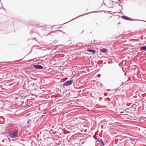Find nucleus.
<instances>
[{
    "label": "nucleus",
    "mask_w": 146,
    "mask_h": 146,
    "mask_svg": "<svg viewBox=\"0 0 146 146\" xmlns=\"http://www.w3.org/2000/svg\"><path fill=\"white\" fill-rule=\"evenodd\" d=\"M8 133L10 137L12 138H15L18 137V131L17 129L13 128L10 130Z\"/></svg>",
    "instance_id": "obj_1"
},
{
    "label": "nucleus",
    "mask_w": 146,
    "mask_h": 146,
    "mask_svg": "<svg viewBox=\"0 0 146 146\" xmlns=\"http://www.w3.org/2000/svg\"><path fill=\"white\" fill-rule=\"evenodd\" d=\"M121 18L125 20H129V21H142L143 22H146V21H142L141 20H138V19H131V18H130L128 17H127L125 16H122L121 17Z\"/></svg>",
    "instance_id": "obj_2"
},
{
    "label": "nucleus",
    "mask_w": 146,
    "mask_h": 146,
    "mask_svg": "<svg viewBox=\"0 0 146 146\" xmlns=\"http://www.w3.org/2000/svg\"><path fill=\"white\" fill-rule=\"evenodd\" d=\"M73 79H70V80H68L66 81L64 84V85L66 86L70 85L72 84L73 82Z\"/></svg>",
    "instance_id": "obj_3"
},
{
    "label": "nucleus",
    "mask_w": 146,
    "mask_h": 146,
    "mask_svg": "<svg viewBox=\"0 0 146 146\" xmlns=\"http://www.w3.org/2000/svg\"><path fill=\"white\" fill-rule=\"evenodd\" d=\"M33 66L36 69H42L43 68V67L42 66L39 65H34Z\"/></svg>",
    "instance_id": "obj_4"
},
{
    "label": "nucleus",
    "mask_w": 146,
    "mask_h": 146,
    "mask_svg": "<svg viewBox=\"0 0 146 146\" xmlns=\"http://www.w3.org/2000/svg\"><path fill=\"white\" fill-rule=\"evenodd\" d=\"M26 93L27 92H23L20 94V96L22 98L28 96V95Z\"/></svg>",
    "instance_id": "obj_5"
},
{
    "label": "nucleus",
    "mask_w": 146,
    "mask_h": 146,
    "mask_svg": "<svg viewBox=\"0 0 146 146\" xmlns=\"http://www.w3.org/2000/svg\"><path fill=\"white\" fill-rule=\"evenodd\" d=\"M97 141L100 143V146H104V142L101 139L98 137Z\"/></svg>",
    "instance_id": "obj_6"
},
{
    "label": "nucleus",
    "mask_w": 146,
    "mask_h": 146,
    "mask_svg": "<svg viewBox=\"0 0 146 146\" xmlns=\"http://www.w3.org/2000/svg\"><path fill=\"white\" fill-rule=\"evenodd\" d=\"M27 127L28 128H29L32 124V120L31 119H29V121H27Z\"/></svg>",
    "instance_id": "obj_7"
},
{
    "label": "nucleus",
    "mask_w": 146,
    "mask_h": 146,
    "mask_svg": "<svg viewBox=\"0 0 146 146\" xmlns=\"http://www.w3.org/2000/svg\"><path fill=\"white\" fill-rule=\"evenodd\" d=\"M130 140H131V141H138L139 140H139V139H136L135 138V137H132V138H130Z\"/></svg>",
    "instance_id": "obj_8"
},
{
    "label": "nucleus",
    "mask_w": 146,
    "mask_h": 146,
    "mask_svg": "<svg viewBox=\"0 0 146 146\" xmlns=\"http://www.w3.org/2000/svg\"><path fill=\"white\" fill-rule=\"evenodd\" d=\"M88 52H92L93 54H95L96 52V51L95 50L93 49H88L87 50Z\"/></svg>",
    "instance_id": "obj_9"
},
{
    "label": "nucleus",
    "mask_w": 146,
    "mask_h": 146,
    "mask_svg": "<svg viewBox=\"0 0 146 146\" xmlns=\"http://www.w3.org/2000/svg\"><path fill=\"white\" fill-rule=\"evenodd\" d=\"M100 52H101L106 53L107 52V50L106 48H103L100 50Z\"/></svg>",
    "instance_id": "obj_10"
},
{
    "label": "nucleus",
    "mask_w": 146,
    "mask_h": 146,
    "mask_svg": "<svg viewBox=\"0 0 146 146\" xmlns=\"http://www.w3.org/2000/svg\"><path fill=\"white\" fill-rule=\"evenodd\" d=\"M28 84L29 85H31L32 86H33L34 85V82L32 80L29 81L28 82Z\"/></svg>",
    "instance_id": "obj_11"
},
{
    "label": "nucleus",
    "mask_w": 146,
    "mask_h": 146,
    "mask_svg": "<svg viewBox=\"0 0 146 146\" xmlns=\"http://www.w3.org/2000/svg\"><path fill=\"white\" fill-rule=\"evenodd\" d=\"M31 146H36V144H35L34 141H33L31 142Z\"/></svg>",
    "instance_id": "obj_12"
},
{
    "label": "nucleus",
    "mask_w": 146,
    "mask_h": 146,
    "mask_svg": "<svg viewBox=\"0 0 146 146\" xmlns=\"http://www.w3.org/2000/svg\"><path fill=\"white\" fill-rule=\"evenodd\" d=\"M141 49L143 50H146V46H143L141 47Z\"/></svg>",
    "instance_id": "obj_13"
},
{
    "label": "nucleus",
    "mask_w": 146,
    "mask_h": 146,
    "mask_svg": "<svg viewBox=\"0 0 146 146\" xmlns=\"http://www.w3.org/2000/svg\"><path fill=\"white\" fill-rule=\"evenodd\" d=\"M18 140H19V139H12L11 140L13 141H18L19 142V141H18Z\"/></svg>",
    "instance_id": "obj_14"
},
{
    "label": "nucleus",
    "mask_w": 146,
    "mask_h": 146,
    "mask_svg": "<svg viewBox=\"0 0 146 146\" xmlns=\"http://www.w3.org/2000/svg\"><path fill=\"white\" fill-rule=\"evenodd\" d=\"M82 43H78V46H82Z\"/></svg>",
    "instance_id": "obj_15"
},
{
    "label": "nucleus",
    "mask_w": 146,
    "mask_h": 146,
    "mask_svg": "<svg viewBox=\"0 0 146 146\" xmlns=\"http://www.w3.org/2000/svg\"><path fill=\"white\" fill-rule=\"evenodd\" d=\"M47 25H45L42 28V29L43 30H44L47 28Z\"/></svg>",
    "instance_id": "obj_16"
},
{
    "label": "nucleus",
    "mask_w": 146,
    "mask_h": 146,
    "mask_svg": "<svg viewBox=\"0 0 146 146\" xmlns=\"http://www.w3.org/2000/svg\"><path fill=\"white\" fill-rule=\"evenodd\" d=\"M84 14L83 15H80L79 16H78V17H76V18H74V19H76V18H78V17H80V16H84ZM74 20V19H73L71 20V21H72V20Z\"/></svg>",
    "instance_id": "obj_17"
},
{
    "label": "nucleus",
    "mask_w": 146,
    "mask_h": 146,
    "mask_svg": "<svg viewBox=\"0 0 146 146\" xmlns=\"http://www.w3.org/2000/svg\"><path fill=\"white\" fill-rule=\"evenodd\" d=\"M93 137L96 140H97L98 138H97V137H96L94 136H93Z\"/></svg>",
    "instance_id": "obj_18"
},
{
    "label": "nucleus",
    "mask_w": 146,
    "mask_h": 146,
    "mask_svg": "<svg viewBox=\"0 0 146 146\" xmlns=\"http://www.w3.org/2000/svg\"><path fill=\"white\" fill-rule=\"evenodd\" d=\"M84 92V91L83 90H80L79 91V93H82L83 92Z\"/></svg>",
    "instance_id": "obj_19"
},
{
    "label": "nucleus",
    "mask_w": 146,
    "mask_h": 146,
    "mask_svg": "<svg viewBox=\"0 0 146 146\" xmlns=\"http://www.w3.org/2000/svg\"><path fill=\"white\" fill-rule=\"evenodd\" d=\"M26 73L27 74H29V73H31V72H29V71H27L26 72Z\"/></svg>",
    "instance_id": "obj_20"
},
{
    "label": "nucleus",
    "mask_w": 146,
    "mask_h": 146,
    "mask_svg": "<svg viewBox=\"0 0 146 146\" xmlns=\"http://www.w3.org/2000/svg\"><path fill=\"white\" fill-rule=\"evenodd\" d=\"M1 9H2L3 10H4L5 9V8H4L1 7V8H0V10Z\"/></svg>",
    "instance_id": "obj_21"
},
{
    "label": "nucleus",
    "mask_w": 146,
    "mask_h": 146,
    "mask_svg": "<svg viewBox=\"0 0 146 146\" xmlns=\"http://www.w3.org/2000/svg\"><path fill=\"white\" fill-rule=\"evenodd\" d=\"M49 33H48V34H47V35H45V36L48 35H49Z\"/></svg>",
    "instance_id": "obj_22"
},
{
    "label": "nucleus",
    "mask_w": 146,
    "mask_h": 146,
    "mask_svg": "<svg viewBox=\"0 0 146 146\" xmlns=\"http://www.w3.org/2000/svg\"><path fill=\"white\" fill-rule=\"evenodd\" d=\"M104 4L106 6V4L104 3Z\"/></svg>",
    "instance_id": "obj_23"
},
{
    "label": "nucleus",
    "mask_w": 146,
    "mask_h": 146,
    "mask_svg": "<svg viewBox=\"0 0 146 146\" xmlns=\"http://www.w3.org/2000/svg\"><path fill=\"white\" fill-rule=\"evenodd\" d=\"M87 13V14H86V15H87L88 14V13Z\"/></svg>",
    "instance_id": "obj_24"
},
{
    "label": "nucleus",
    "mask_w": 146,
    "mask_h": 146,
    "mask_svg": "<svg viewBox=\"0 0 146 146\" xmlns=\"http://www.w3.org/2000/svg\"><path fill=\"white\" fill-rule=\"evenodd\" d=\"M40 134H41V132H40Z\"/></svg>",
    "instance_id": "obj_25"
},
{
    "label": "nucleus",
    "mask_w": 146,
    "mask_h": 146,
    "mask_svg": "<svg viewBox=\"0 0 146 146\" xmlns=\"http://www.w3.org/2000/svg\"><path fill=\"white\" fill-rule=\"evenodd\" d=\"M125 75H126V74H125Z\"/></svg>",
    "instance_id": "obj_26"
}]
</instances>
